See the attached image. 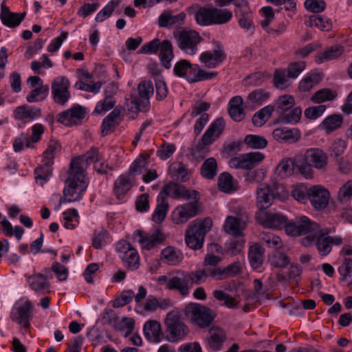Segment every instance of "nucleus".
<instances>
[{
    "mask_svg": "<svg viewBox=\"0 0 352 352\" xmlns=\"http://www.w3.org/2000/svg\"><path fill=\"white\" fill-rule=\"evenodd\" d=\"M306 25L309 27H316L322 31H329L332 29L331 20L323 16H310Z\"/></svg>",
    "mask_w": 352,
    "mask_h": 352,
    "instance_id": "49530a36",
    "label": "nucleus"
},
{
    "mask_svg": "<svg viewBox=\"0 0 352 352\" xmlns=\"http://www.w3.org/2000/svg\"><path fill=\"white\" fill-rule=\"evenodd\" d=\"M309 200L317 210L324 209L329 200V192L322 186H312L309 188Z\"/></svg>",
    "mask_w": 352,
    "mask_h": 352,
    "instance_id": "aec40b11",
    "label": "nucleus"
},
{
    "mask_svg": "<svg viewBox=\"0 0 352 352\" xmlns=\"http://www.w3.org/2000/svg\"><path fill=\"white\" fill-rule=\"evenodd\" d=\"M116 250L123 265L126 269L135 271L140 265V256L133 245L125 240H121L116 244Z\"/></svg>",
    "mask_w": 352,
    "mask_h": 352,
    "instance_id": "6e6552de",
    "label": "nucleus"
},
{
    "mask_svg": "<svg viewBox=\"0 0 352 352\" xmlns=\"http://www.w3.org/2000/svg\"><path fill=\"white\" fill-rule=\"evenodd\" d=\"M146 289L142 285L138 287V292L136 295L131 289L123 291L120 296L116 299L113 306L116 307H124L130 303L133 298L135 301L138 303L146 296Z\"/></svg>",
    "mask_w": 352,
    "mask_h": 352,
    "instance_id": "a878e982",
    "label": "nucleus"
},
{
    "mask_svg": "<svg viewBox=\"0 0 352 352\" xmlns=\"http://www.w3.org/2000/svg\"><path fill=\"white\" fill-rule=\"evenodd\" d=\"M178 47L186 54L193 56L198 51V45L203 41L199 32L183 30L174 32Z\"/></svg>",
    "mask_w": 352,
    "mask_h": 352,
    "instance_id": "0eeeda50",
    "label": "nucleus"
},
{
    "mask_svg": "<svg viewBox=\"0 0 352 352\" xmlns=\"http://www.w3.org/2000/svg\"><path fill=\"white\" fill-rule=\"evenodd\" d=\"M186 280L190 285H200L206 282L209 276L208 269L198 270L190 272H186Z\"/></svg>",
    "mask_w": 352,
    "mask_h": 352,
    "instance_id": "864d4df0",
    "label": "nucleus"
},
{
    "mask_svg": "<svg viewBox=\"0 0 352 352\" xmlns=\"http://www.w3.org/2000/svg\"><path fill=\"white\" fill-rule=\"evenodd\" d=\"M133 178L128 175H120L114 183V195L118 199H122L132 187Z\"/></svg>",
    "mask_w": 352,
    "mask_h": 352,
    "instance_id": "72a5a7b5",
    "label": "nucleus"
},
{
    "mask_svg": "<svg viewBox=\"0 0 352 352\" xmlns=\"http://www.w3.org/2000/svg\"><path fill=\"white\" fill-rule=\"evenodd\" d=\"M212 219L209 217L197 219L191 222L185 231V242L192 250H199L203 247L206 234L211 230Z\"/></svg>",
    "mask_w": 352,
    "mask_h": 352,
    "instance_id": "7ed1b4c3",
    "label": "nucleus"
},
{
    "mask_svg": "<svg viewBox=\"0 0 352 352\" xmlns=\"http://www.w3.org/2000/svg\"><path fill=\"white\" fill-rule=\"evenodd\" d=\"M274 107L272 105H267L257 111L252 117V122L256 126H263L270 118Z\"/></svg>",
    "mask_w": 352,
    "mask_h": 352,
    "instance_id": "09e8293b",
    "label": "nucleus"
},
{
    "mask_svg": "<svg viewBox=\"0 0 352 352\" xmlns=\"http://www.w3.org/2000/svg\"><path fill=\"white\" fill-rule=\"evenodd\" d=\"M192 200L179 204L172 211L170 218L173 223L176 225H184L190 219L199 215L201 213L202 210L199 202V192L192 190Z\"/></svg>",
    "mask_w": 352,
    "mask_h": 352,
    "instance_id": "39448f33",
    "label": "nucleus"
},
{
    "mask_svg": "<svg viewBox=\"0 0 352 352\" xmlns=\"http://www.w3.org/2000/svg\"><path fill=\"white\" fill-rule=\"evenodd\" d=\"M49 90L50 88L47 85L35 87L32 89V90L27 96L26 100L28 102H36L43 101L47 96Z\"/></svg>",
    "mask_w": 352,
    "mask_h": 352,
    "instance_id": "603ef678",
    "label": "nucleus"
},
{
    "mask_svg": "<svg viewBox=\"0 0 352 352\" xmlns=\"http://www.w3.org/2000/svg\"><path fill=\"white\" fill-rule=\"evenodd\" d=\"M263 252V249L258 244H254L250 248L248 257L250 265L254 269H258L262 265Z\"/></svg>",
    "mask_w": 352,
    "mask_h": 352,
    "instance_id": "a18cd8bd",
    "label": "nucleus"
},
{
    "mask_svg": "<svg viewBox=\"0 0 352 352\" xmlns=\"http://www.w3.org/2000/svg\"><path fill=\"white\" fill-rule=\"evenodd\" d=\"M147 166V157L144 155H140L132 163L128 174L133 178L135 175L142 174Z\"/></svg>",
    "mask_w": 352,
    "mask_h": 352,
    "instance_id": "4d7b16f0",
    "label": "nucleus"
},
{
    "mask_svg": "<svg viewBox=\"0 0 352 352\" xmlns=\"http://www.w3.org/2000/svg\"><path fill=\"white\" fill-rule=\"evenodd\" d=\"M344 52V47L340 45H335L327 47L323 52L316 54L315 60L318 64L333 60L340 58Z\"/></svg>",
    "mask_w": 352,
    "mask_h": 352,
    "instance_id": "473e14b6",
    "label": "nucleus"
},
{
    "mask_svg": "<svg viewBox=\"0 0 352 352\" xmlns=\"http://www.w3.org/2000/svg\"><path fill=\"white\" fill-rule=\"evenodd\" d=\"M185 315L192 322L201 328L209 326L214 316L211 309L197 304H190L186 306Z\"/></svg>",
    "mask_w": 352,
    "mask_h": 352,
    "instance_id": "1a4fd4ad",
    "label": "nucleus"
},
{
    "mask_svg": "<svg viewBox=\"0 0 352 352\" xmlns=\"http://www.w3.org/2000/svg\"><path fill=\"white\" fill-rule=\"evenodd\" d=\"M70 81L65 76L56 78L52 83V94L54 101L60 105H65L71 95L69 91Z\"/></svg>",
    "mask_w": 352,
    "mask_h": 352,
    "instance_id": "f8f14e48",
    "label": "nucleus"
},
{
    "mask_svg": "<svg viewBox=\"0 0 352 352\" xmlns=\"http://www.w3.org/2000/svg\"><path fill=\"white\" fill-rule=\"evenodd\" d=\"M105 95L106 96L104 100H100L97 103L94 111V113L104 114L115 106L116 100L112 96L107 95V91H105Z\"/></svg>",
    "mask_w": 352,
    "mask_h": 352,
    "instance_id": "e2e57ef3",
    "label": "nucleus"
},
{
    "mask_svg": "<svg viewBox=\"0 0 352 352\" xmlns=\"http://www.w3.org/2000/svg\"><path fill=\"white\" fill-rule=\"evenodd\" d=\"M173 72L175 76L184 78L189 82L211 79L215 76L214 73L206 72L198 65L191 64L187 60L177 62L174 66Z\"/></svg>",
    "mask_w": 352,
    "mask_h": 352,
    "instance_id": "423d86ee",
    "label": "nucleus"
},
{
    "mask_svg": "<svg viewBox=\"0 0 352 352\" xmlns=\"http://www.w3.org/2000/svg\"><path fill=\"white\" fill-rule=\"evenodd\" d=\"M158 195H162V197L166 199L168 196L175 199L182 197L191 199L194 196L192 191L188 190L184 186L175 182L164 185Z\"/></svg>",
    "mask_w": 352,
    "mask_h": 352,
    "instance_id": "5701e85b",
    "label": "nucleus"
},
{
    "mask_svg": "<svg viewBox=\"0 0 352 352\" xmlns=\"http://www.w3.org/2000/svg\"><path fill=\"white\" fill-rule=\"evenodd\" d=\"M226 127L225 120L222 118L214 120L208 129L205 131L201 138L203 144L210 145L222 134Z\"/></svg>",
    "mask_w": 352,
    "mask_h": 352,
    "instance_id": "4be33fe9",
    "label": "nucleus"
},
{
    "mask_svg": "<svg viewBox=\"0 0 352 352\" xmlns=\"http://www.w3.org/2000/svg\"><path fill=\"white\" fill-rule=\"evenodd\" d=\"M287 73L285 69H276L274 74L273 82L274 86L280 89H285L289 86Z\"/></svg>",
    "mask_w": 352,
    "mask_h": 352,
    "instance_id": "bf43d9fd",
    "label": "nucleus"
},
{
    "mask_svg": "<svg viewBox=\"0 0 352 352\" xmlns=\"http://www.w3.org/2000/svg\"><path fill=\"white\" fill-rule=\"evenodd\" d=\"M120 0L110 1L96 15V21L102 22L109 18L114 10L119 6Z\"/></svg>",
    "mask_w": 352,
    "mask_h": 352,
    "instance_id": "680f3d73",
    "label": "nucleus"
},
{
    "mask_svg": "<svg viewBox=\"0 0 352 352\" xmlns=\"http://www.w3.org/2000/svg\"><path fill=\"white\" fill-rule=\"evenodd\" d=\"M295 104L294 98L290 95L280 96L276 101V111L281 115L289 110Z\"/></svg>",
    "mask_w": 352,
    "mask_h": 352,
    "instance_id": "6e6d98bb",
    "label": "nucleus"
},
{
    "mask_svg": "<svg viewBox=\"0 0 352 352\" xmlns=\"http://www.w3.org/2000/svg\"><path fill=\"white\" fill-rule=\"evenodd\" d=\"M342 123V118L340 115L333 114L325 118L322 125L329 131H333L340 128Z\"/></svg>",
    "mask_w": 352,
    "mask_h": 352,
    "instance_id": "69168bd1",
    "label": "nucleus"
},
{
    "mask_svg": "<svg viewBox=\"0 0 352 352\" xmlns=\"http://www.w3.org/2000/svg\"><path fill=\"white\" fill-rule=\"evenodd\" d=\"M159 58L162 65L166 69L171 67V60L174 58L173 45L170 41L164 40L159 49Z\"/></svg>",
    "mask_w": 352,
    "mask_h": 352,
    "instance_id": "4c0bfd02",
    "label": "nucleus"
},
{
    "mask_svg": "<svg viewBox=\"0 0 352 352\" xmlns=\"http://www.w3.org/2000/svg\"><path fill=\"white\" fill-rule=\"evenodd\" d=\"M186 14L180 12L173 15L170 12H164L158 19L159 25L162 28L179 26L184 23Z\"/></svg>",
    "mask_w": 352,
    "mask_h": 352,
    "instance_id": "f704fd0d",
    "label": "nucleus"
},
{
    "mask_svg": "<svg viewBox=\"0 0 352 352\" xmlns=\"http://www.w3.org/2000/svg\"><path fill=\"white\" fill-rule=\"evenodd\" d=\"M43 164L37 167L34 170L35 180L37 184L43 186L52 173V165L47 164L43 161Z\"/></svg>",
    "mask_w": 352,
    "mask_h": 352,
    "instance_id": "3c124183",
    "label": "nucleus"
},
{
    "mask_svg": "<svg viewBox=\"0 0 352 352\" xmlns=\"http://www.w3.org/2000/svg\"><path fill=\"white\" fill-rule=\"evenodd\" d=\"M41 116L39 108L32 107L27 105L18 107L14 111V118L23 123L32 121Z\"/></svg>",
    "mask_w": 352,
    "mask_h": 352,
    "instance_id": "c756f323",
    "label": "nucleus"
},
{
    "mask_svg": "<svg viewBox=\"0 0 352 352\" xmlns=\"http://www.w3.org/2000/svg\"><path fill=\"white\" fill-rule=\"evenodd\" d=\"M236 216H228L226 217L224 229L225 231L234 236H243V230L246 226V222L248 219V213L241 209L239 212H235Z\"/></svg>",
    "mask_w": 352,
    "mask_h": 352,
    "instance_id": "9b49d317",
    "label": "nucleus"
},
{
    "mask_svg": "<svg viewBox=\"0 0 352 352\" xmlns=\"http://www.w3.org/2000/svg\"><path fill=\"white\" fill-rule=\"evenodd\" d=\"M180 310L174 309L166 314L164 319L167 340L177 342L184 340L189 333L188 327L182 320Z\"/></svg>",
    "mask_w": 352,
    "mask_h": 352,
    "instance_id": "20e7f679",
    "label": "nucleus"
},
{
    "mask_svg": "<svg viewBox=\"0 0 352 352\" xmlns=\"http://www.w3.org/2000/svg\"><path fill=\"white\" fill-rule=\"evenodd\" d=\"M102 160L101 155L96 148H91L85 155L76 157L70 164V168L80 173L85 174L88 165H94Z\"/></svg>",
    "mask_w": 352,
    "mask_h": 352,
    "instance_id": "dca6fc26",
    "label": "nucleus"
},
{
    "mask_svg": "<svg viewBox=\"0 0 352 352\" xmlns=\"http://www.w3.org/2000/svg\"><path fill=\"white\" fill-rule=\"evenodd\" d=\"M161 258L164 263L170 265H176L183 259L182 252L172 246H168L162 250Z\"/></svg>",
    "mask_w": 352,
    "mask_h": 352,
    "instance_id": "58836bf2",
    "label": "nucleus"
},
{
    "mask_svg": "<svg viewBox=\"0 0 352 352\" xmlns=\"http://www.w3.org/2000/svg\"><path fill=\"white\" fill-rule=\"evenodd\" d=\"M255 218L259 224L267 228H285V226L287 224V218L280 214L258 211L256 213Z\"/></svg>",
    "mask_w": 352,
    "mask_h": 352,
    "instance_id": "f3484780",
    "label": "nucleus"
},
{
    "mask_svg": "<svg viewBox=\"0 0 352 352\" xmlns=\"http://www.w3.org/2000/svg\"><path fill=\"white\" fill-rule=\"evenodd\" d=\"M269 98V92L263 89H256L248 94L246 103L248 106H260L263 102L268 100Z\"/></svg>",
    "mask_w": 352,
    "mask_h": 352,
    "instance_id": "de8ad7c7",
    "label": "nucleus"
},
{
    "mask_svg": "<svg viewBox=\"0 0 352 352\" xmlns=\"http://www.w3.org/2000/svg\"><path fill=\"white\" fill-rule=\"evenodd\" d=\"M217 174V164L214 157H210L204 161L201 168V175L203 177L212 179Z\"/></svg>",
    "mask_w": 352,
    "mask_h": 352,
    "instance_id": "8fccbe9b",
    "label": "nucleus"
},
{
    "mask_svg": "<svg viewBox=\"0 0 352 352\" xmlns=\"http://www.w3.org/2000/svg\"><path fill=\"white\" fill-rule=\"evenodd\" d=\"M162 196H157V204L152 215L153 221L157 224L165 219L168 210V201Z\"/></svg>",
    "mask_w": 352,
    "mask_h": 352,
    "instance_id": "a19ab883",
    "label": "nucleus"
},
{
    "mask_svg": "<svg viewBox=\"0 0 352 352\" xmlns=\"http://www.w3.org/2000/svg\"><path fill=\"white\" fill-rule=\"evenodd\" d=\"M295 164L290 158L283 160L277 166L276 173L281 179L285 178L292 173Z\"/></svg>",
    "mask_w": 352,
    "mask_h": 352,
    "instance_id": "052dcab7",
    "label": "nucleus"
},
{
    "mask_svg": "<svg viewBox=\"0 0 352 352\" xmlns=\"http://www.w3.org/2000/svg\"><path fill=\"white\" fill-rule=\"evenodd\" d=\"M226 339V332L219 327H212L209 330L206 342L207 346L212 351L219 350Z\"/></svg>",
    "mask_w": 352,
    "mask_h": 352,
    "instance_id": "7c9ffc66",
    "label": "nucleus"
},
{
    "mask_svg": "<svg viewBox=\"0 0 352 352\" xmlns=\"http://www.w3.org/2000/svg\"><path fill=\"white\" fill-rule=\"evenodd\" d=\"M188 281L186 280V272L182 273V276H173L169 278L166 288L170 290L176 289L183 296H186L189 292Z\"/></svg>",
    "mask_w": 352,
    "mask_h": 352,
    "instance_id": "c9c22d12",
    "label": "nucleus"
},
{
    "mask_svg": "<svg viewBox=\"0 0 352 352\" xmlns=\"http://www.w3.org/2000/svg\"><path fill=\"white\" fill-rule=\"evenodd\" d=\"M0 19L3 25L9 28H16L20 25L24 19L26 13L12 12L9 8L6 6L4 2L1 4Z\"/></svg>",
    "mask_w": 352,
    "mask_h": 352,
    "instance_id": "cd10ccee",
    "label": "nucleus"
},
{
    "mask_svg": "<svg viewBox=\"0 0 352 352\" xmlns=\"http://www.w3.org/2000/svg\"><path fill=\"white\" fill-rule=\"evenodd\" d=\"M134 236L138 242L142 244V248L147 250L154 248L165 240V236L160 229H156L150 234L136 230Z\"/></svg>",
    "mask_w": 352,
    "mask_h": 352,
    "instance_id": "a211bd4d",
    "label": "nucleus"
},
{
    "mask_svg": "<svg viewBox=\"0 0 352 352\" xmlns=\"http://www.w3.org/2000/svg\"><path fill=\"white\" fill-rule=\"evenodd\" d=\"M236 7L235 10L236 16L239 18V24L241 28L245 30L253 28V21L252 12L245 1L234 3Z\"/></svg>",
    "mask_w": 352,
    "mask_h": 352,
    "instance_id": "b1692460",
    "label": "nucleus"
},
{
    "mask_svg": "<svg viewBox=\"0 0 352 352\" xmlns=\"http://www.w3.org/2000/svg\"><path fill=\"white\" fill-rule=\"evenodd\" d=\"M226 58L223 47L217 43L212 51L201 54L199 60L208 68H214Z\"/></svg>",
    "mask_w": 352,
    "mask_h": 352,
    "instance_id": "6ab92c4d",
    "label": "nucleus"
},
{
    "mask_svg": "<svg viewBox=\"0 0 352 352\" xmlns=\"http://www.w3.org/2000/svg\"><path fill=\"white\" fill-rule=\"evenodd\" d=\"M259 239L263 243L269 248H278L281 245L282 241L279 236L273 233L263 232L259 234Z\"/></svg>",
    "mask_w": 352,
    "mask_h": 352,
    "instance_id": "338daca9",
    "label": "nucleus"
},
{
    "mask_svg": "<svg viewBox=\"0 0 352 352\" xmlns=\"http://www.w3.org/2000/svg\"><path fill=\"white\" fill-rule=\"evenodd\" d=\"M171 177L182 182L188 179V172L185 165L181 162H176L171 164L170 167Z\"/></svg>",
    "mask_w": 352,
    "mask_h": 352,
    "instance_id": "13d9d810",
    "label": "nucleus"
},
{
    "mask_svg": "<svg viewBox=\"0 0 352 352\" xmlns=\"http://www.w3.org/2000/svg\"><path fill=\"white\" fill-rule=\"evenodd\" d=\"M87 186L85 174L80 173L70 168L66 186L63 190V197L60 199V204L80 200Z\"/></svg>",
    "mask_w": 352,
    "mask_h": 352,
    "instance_id": "f03ea898",
    "label": "nucleus"
},
{
    "mask_svg": "<svg viewBox=\"0 0 352 352\" xmlns=\"http://www.w3.org/2000/svg\"><path fill=\"white\" fill-rule=\"evenodd\" d=\"M256 206L260 211H264L272 204L274 199V194L271 187L265 184H261L256 190Z\"/></svg>",
    "mask_w": 352,
    "mask_h": 352,
    "instance_id": "393cba45",
    "label": "nucleus"
},
{
    "mask_svg": "<svg viewBox=\"0 0 352 352\" xmlns=\"http://www.w3.org/2000/svg\"><path fill=\"white\" fill-rule=\"evenodd\" d=\"M33 306L30 300H26L21 305L14 306L10 312L12 321L28 329L30 325V320L33 315Z\"/></svg>",
    "mask_w": 352,
    "mask_h": 352,
    "instance_id": "4468645a",
    "label": "nucleus"
},
{
    "mask_svg": "<svg viewBox=\"0 0 352 352\" xmlns=\"http://www.w3.org/2000/svg\"><path fill=\"white\" fill-rule=\"evenodd\" d=\"M245 144L253 149H263L267 145V140L258 135H247L244 138Z\"/></svg>",
    "mask_w": 352,
    "mask_h": 352,
    "instance_id": "5fc2aeb1",
    "label": "nucleus"
},
{
    "mask_svg": "<svg viewBox=\"0 0 352 352\" xmlns=\"http://www.w3.org/2000/svg\"><path fill=\"white\" fill-rule=\"evenodd\" d=\"M212 16L214 24H223L232 19V13L227 9H218L212 7Z\"/></svg>",
    "mask_w": 352,
    "mask_h": 352,
    "instance_id": "0e129e2a",
    "label": "nucleus"
},
{
    "mask_svg": "<svg viewBox=\"0 0 352 352\" xmlns=\"http://www.w3.org/2000/svg\"><path fill=\"white\" fill-rule=\"evenodd\" d=\"M144 335L150 342L157 343L161 341L163 336L161 324L155 320H150L144 325Z\"/></svg>",
    "mask_w": 352,
    "mask_h": 352,
    "instance_id": "2f4dec72",
    "label": "nucleus"
},
{
    "mask_svg": "<svg viewBox=\"0 0 352 352\" xmlns=\"http://www.w3.org/2000/svg\"><path fill=\"white\" fill-rule=\"evenodd\" d=\"M172 306L173 302L169 298H157L153 295H149L143 305V311L153 313L157 309L166 310Z\"/></svg>",
    "mask_w": 352,
    "mask_h": 352,
    "instance_id": "c85d7f7f",
    "label": "nucleus"
},
{
    "mask_svg": "<svg viewBox=\"0 0 352 352\" xmlns=\"http://www.w3.org/2000/svg\"><path fill=\"white\" fill-rule=\"evenodd\" d=\"M343 242L341 236H329L327 229H322L319 226V231L312 235L302 239L301 244L305 247L315 245L319 254L326 256L330 254L333 245H340Z\"/></svg>",
    "mask_w": 352,
    "mask_h": 352,
    "instance_id": "f257e3e1",
    "label": "nucleus"
},
{
    "mask_svg": "<svg viewBox=\"0 0 352 352\" xmlns=\"http://www.w3.org/2000/svg\"><path fill=\"white\" fill-rule=\"evenodd\" d=\"M264 158L265 155L262 153L252 152L231 158L228 164L231 168L250 170L257 166Z\"/></svg>",
    "mask_w": 352,
    "mask_h": 352,
    "instance_id": "ddd939ff",
    "label": "nucleus"
},
{
    "mask_svg": "<svg viewBox=\"0 0 352 352\" xmlns=\"http://www.w3.org/2000/svg\"><path fill=\"white\" fill-rule=\"evenodd\" d=\"M304 160L307 165L317 170H325L329 162L327 153L320 148L307 149L305 153Z\"/></svg>",
    "mask_w": 352,
    "mask_h": 352,
    "instance_id": "2eb2a0df",
    "label": "nucleus"
},
{
    "mask_svg": "<svg viewBox=\"0 0 352 352\" xmlns=\"http://www.w3.org/2000/svg\"><path fill=\"white\" fill-rule=\"evenodd\" d=\"M285 229L287 234L292 236H308L318 232L319 225L308 217L302 216L295 221L287 223Z\"/></svg>",
    "mask_w": 352,
    "mask_h": 352,
    "instance_id": "9d476101",
    "label": "nucleus"
},
{
    "mask_svg": "<svg viewBox=\"0 0 352 352\" xmlns=\"http://www.w3.org/2000/svg\"><path fill=\"white\" fill-rule=\"evenodd\" d=\"M243 103V99L239 96L232 98L229 102L230 116L236 122H240L245 118Z\"/></svg>",
    "mask_w": 352,
    "mask_h": 352,
    "instance_id": "e433bc0d",
    "label": "nucleus"
},
{
    "mask_svg": "<svg viewBox=\"0 0 352 352\" xmlns=\"http://www.w3.org/2000/svg\"><path fill=\"white\" fill-rule=\"evenodd\" d=\"M195 20L197 24L202 26L214 24L212 7H202L199 8L195 14Z\"/></svg>",
    "mask_w": 352,
    "mask_h": 352,
    "instance_id": "c03bdc74",
    "label": "nucleus"
},
{
    "mask_svg": "<svg viewBox=\"0 0 352 352\" xmlns=\"http://www.w3.org/2000/svg\"><path fill=\"white\" fill-rule=\"evenodd\" d=\"M338 200L340 202H348L352 198V180H348L339 189Z\"/></svg>",
    "mask_w": 352,
    "mask_h": 352,
    "instance_id": "774afa93",
    "label": "nucleus"
},
{
    "mask_svg": "<svg viewBox=\"0 0 352 352\" xmlns=\"http://www.w3.org/2000/svg\"><path fill=\"white\" fill-rule=\"evenodd\" d=\"M85 111L80 105L76 104L58 114V121L65 126H72L81 122L85 117Z\"/></svg>",
    "mask_w": 352,
    "mask_h": 352,
    "instance_id": "412c9836",
    "label": "nucleus"
},
{
    "mask_svg": "<svg viewBox=\"0 0 352 352\" xmlns=\"http://www.w3.org/2000/svg\"><path fill=\"white\" fill-rule=\"evenodd\" d=\"M274 140L280 143L292 144L300 138V133L297 129H288L280 127L275 129L272 132Z\"/></svg>",
    "mask_w": 352,
    "mask_h": 352,
    "instance_id": "bb28decb",
    "label": "nucleus"
},
{
    "mask_svg": "<svg viewBox=\"0 0 352 352\" xmlns=\"http://www.w3.org/2000/svg\"><path fill=\"white\" fill-rule=\"evenodd\" d=\"M60 150L61 144L54 140H50L43 154V162L47 164H54V159L60 152Z\"/></svg>",
    "mask_w": 352,
    "mask_h": 352,
    "instance_id": "79ce46f5",
    "label": "nucleus"
},
{
    "mask_svg": "<svg viewBox=\"0 0 352 352\" xmlns=\"http://www.w3.org/2000/svg\"><path fill=\"white\" fill-rule=\"evenodd\" d=\"M30 287L34 291L41 293L48 292L50 283L46 277L41 274H35L28 278Z\"/></svg>",
    "mask_w": 352,
    "mask_h": 352,
    "instance_id": "ea45409f",
    "label": "nucleus"
},
{
    "mask_svg": "<svg viewBox=\"0 0 352 352\" xmlns=\"http://www.w3.org/2000/svg\"><path fill=\"white\" fill-rule=\"evenodd\" d=\"M219 189L226 193H232L236 190V186L232 175L226 172L221 173L218 179Z\"/></svg>",
    "mask_w": 352,
    "mask_h": 352,
    "instance_id": "37998d69",
    "label": "nucleus"
}]
</instances>
